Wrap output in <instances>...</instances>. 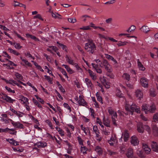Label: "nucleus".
<instances>
[{
  "label": "nucleus",
  "instance_id": "12",
  "mask_svg": "<svg viewBox=\"0 0 158 158\" xmlns=\"http://www.w3.org/2000/svg\"><path fill=\"white\" fill-rule=\"evenodd\" d=\"M1 98L3 100H6L7 102L10 103H13V102L15 101V100L12 99L10 97H9L7 95L6 96L2 97Z\"/></svg>",
  "mask_w": 158,
  "mask_h": 158
},
{
  "label": "nucleus",
  "instance_id": "4",
  "mask_svg": "<svg viewBox=\"0 0 158 158\" xmlns=\"http://www.w3.org/2000/svg\"><path fill=\"white\" fill-rule=\"evenodd\" d=\"M131 139V143L134 146L137 145L139 144V141L135 136H132Z\"/></svg>",
  "mask_w": 158,
  "mask_h": 158
},
{
  "label": "nucleus",
  "instance_id": "63",
  "mask_svg": "<svg viewBox=\"0 0 158 158\" xmlns=\"http://www.w3.org/2000/svg\"><path fill=\"white\" fill-rule=\"evenodd\" d=\"M131 32L133 31L136 28V27L134 25H131L130 27Z\"/></svg>",
  "mask_w": 158,
  "mask_h": 158
},
{
  "label": "nucleus",
  "instance_id": "3",
  "mask_svg": "<svg viewBox=\"0 0 158 158\" xmlns=\"http://www.w3.org/2000/svg\"><path fill=\"white\" fill-rule=\"evenodd\" d=\"M140 82L142 86L145 88L148 87V80L145 77H142L140 79Z\"/></svg>",
  "mask_w": 158,
  "mask_h": 158
},
{
  "label": "nucleus",
  "instance_id": "62",
  "mask_svg": "<svg viewBox=\"0 0 158 158\" xmlns=\"http://www.w3.org/2000/svg\"><path fill=\"white\" fill-rule=\"evenodd\" d=\"M97 100L98 101L100 102L102 104L103 103L102 98L99 95H98V98H97Z\"/></svg>",
  "mask_w": 158,
  "mask_h": 158
},
{
  "label": "nucleus",
  "instance_id": "13",
  "mask_svg": "<svg viewBox=\"0 0 158 158\" xmlns=\"http://www.w3.org/2000/svg\"><path fill=\"white\" fill-rule=\"evenodd\" d=\"M12 125L14 127L17 128H23V124L20 123L19 122H16L15 123H13Z\"/></svg>",
  "mask_w": 158,
  "mask_h": 158
},
{
  "label": "nucleus",
  "instance_id": "26",
  "mask_svg": "<svg viewBox=\"0 0 158 158\" xmlns=\"http://www.w3.org/2000/svg\"><path fill=\"white\" fill-rule=\"evenodd\" d=\"M65 58H66V61L69 64L73 65L74 63L72 60L71 59V58L69 57L67 55H66Z\"/></svg>",
  "mask_w": 158,
  "mask_h": 158
},
{
  "label": "nucleus",
  "instance_id": "52",
  "mask_svg": "<svg viewBox=\"0 0 158 158\" xmlns=\"http://www.w3.org/2000/svg\"><path fill=\"white\" fill-rule=\"evenodd\" d=\"M38 18L42 21L43 20V19L42 18L41 15L40 14H37V15L35 16L34 17V18Z\"/></svg>",
  "mask_w": 158,
  "mask_h": 158
},
{
  "label": "nucleus",
  "instance_id": "60",
  "mask_svg": "<svg viewBox=\"0 0 158 158\" xmlns=\"http://www.w3.org/2000/svg\"><path fill=\"white\" fill-rule=\"evenodd\" d=\"M31 62H34V65L38 69H41V66L39 65L37 63L34 61H32Z\"/></svg>",
  "mask_w": 158,
  "mask_h": 158
},
{
  "label": "nucleus",
  "instance_id": "6",
  "mask_svg": "<svg viewBox=\"0 0 158 158\" xmlns=\"http://www.w3.org/2000/svg\"><path fill=\"white\" fill-rule=\"evenodd\" d=\"M78 102L79 106H85V105H87V103L81 96H79V99Z\"/></svg>",
  "mask_w": 158,
  "mask_h": 158
},
{
  "label": "nucleus",
  "instance_id": "23",
  "mask_svg": "<svg viewBox=\"0 0 158 158\" xmlns=\"http://www.w3.org/2000/svg\"><path fill=\"white\" fill-rule=\"evenodd\" d=\"M137 63L138 66L140 69L142 71H144L145 70V68L140 62L139 59H138L137 60Z\"/></svg>",
  "mask_w": 158,
  "mask_h": 158
},
{
  "label": "nucleus",
  "instance_id": "59",
  "mask_svg": "<svg viewBox=\"0 0 158 158\" xmlns=\"http://www.w3.org/2000/svg\"><path fill=\"white\" fill-rule=\"evenodd\" d=\"M153 119L154 120H156V121L158 120V114L156 113L153 116Z\"/></svg>",
  "mask_w": 158,
  "mask_h": 158
},
{
  "label": "nucleus",
  "instance_id": "21",
  "mask_svg": "<svg viewBox=\"0 0 158 158\" xmlns=\"http://www.w3.org/2000/svg\"><path fill=\"white\" fill-rule=\"evenodd\" d=\"M137 154L138 156L141 158L145 157V156L143 154V150H138L137 151Z\"/></svg>",
  "mask_w": 158,
  "mask_h": 158
},
{
  "label": "nucleus",
  "instance_id": "43",
  "mask_svg": "<svg viewBox=\"0 0 158 158\" xmlns=\"http://www.w3.org/2000/svg\"><path fill=\"white\" fill-rule=\"evenodd\" d=\"M63 105L66 108L69 110L70 112H71V108L68 104L65 103H64L63 104Z\"/></svg>",
  "mask_w": 158,
  "mask_h": 158
},
{
  "label": "nucleus",
  "instance_id": "16",
  "mask_svg": "<svg viewBox=\"0 0 158 158\" xmlns=\"http://www.w3.org/2000/svg\"><path fill=\"white\" fill-rule=\"evenodd\" d=\"M142 110L144 111L146 114H147L149 112V108H148V105L147 104H143L142 106Z\"/></svg>",
  "mask_w": 158,
  "mask_h": 158
},
{
  "label": "nucleus",
  "instance_id": "29",
  "mask_svg": "<svg viewBox=\"0 0 158 158\" xmlns=\"http://www.w3.org/2000/svg\"><path fill=\"white\" fill-rule=\"evenodd\" d=\"M19 98L21 99H19V100H21L22 101H23V103H25V102L23 101V100L24 101L26 102H28V98L26 97H24L23 96L20 95L19 96Z\"/></svg>",
  "mask_w": 158,
  "mask_h": 158
},
{
  "label": "nucleus",
  "instance_id": "64",
  "mask_svg": "<svg viewBox=\"0 0 158 158\" xmlns=\"http://www.w3.org/2000/svg\"><path fill=\"white\" fill-rule=\"evenodd\" d=\"M112 20V19L111 18H110L106 20V22L107 23H111Z\"/></svg>",
  "mask_w": 158,
  "mask_h": 158
},
{
  "label": "nucleus",
  "instance_id": "36",
  "mask_svg": "<svg viewBox=\"0 0 158 158\" xmlns=\"http://www.w3.org/2000/svg\"><path fill=\"white\" fill-rule=\"evenodd\" d=\"M9 130L11 131H14V129H9L8 128H6L5 129H2V132H7L9 131Z\"/></svg>",
  "mask_w": 158,
  "mask_h": 158
},
{
  "label": "nucleus",
  "instance_id": "14",
  "mask_svg": "<svg viewBox=\"0 0 158 158\" xmlns=\"http://www.w3.org/2000/svg\"><path fill=\"white\" fill-rule=\"evenodd\" d=\"M35 146L36 145L38 148L44 147L47 146V143L41 142H39L34 144Z\"/></svg>",
  "mask_w": 158,
  "mask_h": 158
},
{
  "label": "nucleus",
  "instance_id": "37",
  "mask_svg": "<svg viewBox=\"0 0 158 158\" xmlns=\"http://www.w3.org/2000/svg\"><path fill=\"white\" fill-rule=\"evenodd\" d=\"M60 71L67 78H68V77L67 76V74L63 68H60Z\"/></svg>",
  "mask_w": 158,
  "mask_h": 158
},
{
  "label": "nucleus",
  "instance_id": "9",
  "mask_svg": "<svg viewBox=\"0 0 158 158\" xmlns=\"http://www.w3.org/2000/svg\"><path fill=\"white\" fill-rule=\"evenodd\" d=\"M135 95L136 97L139 99H141L143 97V93L139 89H137L135 92Z\"/></svg>",
  "mask_w": 158,
  "mask_h": 158
},
{
  "label": "nucleus",
  "instance_id": "56",
  "mask_svg": "<svg viewBox=\"0 0 158 158\" xmlns=\"http://www.w3.org/2000/svg\"><path fill=\"white\" fill-rule=\"evenodd\" d=\"M113 124L115 126H117V123H116V118H111Z\"/></svg>",
  "mask_w": 158,
  "mask_h": 158
},
{
  "label": "nucleus",
  "instance_id": "15",
  "mask_svg": "<svg viewBox=\"0 0 158 158\" xmlns=\"http://www.w3.org/2000/svg\"><path fill=\"white\" fill-rule=\"evenodd\" d=\"M153 133L155 136H158V128L156 125H153L152 127Z\"/></svg>",
  "mask_w": 158,
  "mask_h": 158
},
{
  "label": "nucleus",
  "instance_id": "22",
  "mask_svg": "<svg viewBox=\"0 0 158 158\" xmlns=\"http://www.w3.org/2000/svg\"><path fill=\"white\" fill-rule=\"evenodd\" d=\"M86 83L88 87L92 88L93 86V85L91 81L88 78H86L85 79Z\"/></svg>",
  "mask_w": 158,
  "mask_h": 158
},
{
  "label": "nucleus",
  "instance_id": "61",
  "mask_svg": "<svg viewBox=\"0 0 158 158\" xmlns=\"http://www.w3.org/2000/svg\"><path fill=\"white\" fill-rule=\"evenodd\" d=\"M44 56L46 57L47 60L49 62H51V59L50 58H49L48 56L46 54L44 53Z\"/></svg>",
  "mask_w": 158,
  "mask_h": 158
},
{
  "label": "nucleus",
  "instance_id": "10",
  "mask_svg": "<svg viewBox=\"0 0 158 158\" xmlns=\"http://www.w3.org/2000/svg\"><path fill=\"white\" fill-rule=\"evenodd\" d=\"M129 134L128 131L127 130L124 131L123 133V139L125 142H127L128 139Z\"/></svg>",
  "mask_w": 158,
  "mask_h": 158
},
{
  "label": "nucleus",
  "instance_id": "25",
  "mask_svg": "<svg viewBox=\"0 0 158 158\" xmlns=\"http://www.w3.org/2000/svg\"><path fill=\"white\" fill-rule=\"evenodd\" d=\"M123 77L124 79H126V80L129 81L130 79V75L127 73H124L123 75Z\"/></svg>",
  "mask_w": 158,
  "mask_h": 158
},
{
  "label": "nucleus",
  "instance_id": "50",
  "mask_svg": "<svg viewBox=\"0 0 158 158\" xmlns=\"http://www.w3.org/2000/svg\"><path fill=\"white\" fill-rule=\"evenodd\" d=\"M44 77H45V79L47 80H48V81L49 82H50V83H52V82H51L52 81V80L49 77L47 76V75H45Z\"/></svg>",
  "mask_w": 158,
  "mask_h": 158
},
{
  "label": "nucleus",
  "instance_id": "17",
  "mask_svg": "<svg viewBox=\"0 0 158 158\" xmlns=\"http://www.w3.org/2000/svg\"><path fill=\"white\" fill-rule=\"evenodd\" d=\"M141 31L143 32L147 33L150 31L149 28L147 26H143L140 28Z\"/></svg>",
  "mask_w": 158,
  "mask_h": 158
},
{
  "label": "nucleus",
  "instance_id": "27",
  "mask_svg": "<svg viewBox=\"0 0 158 158\" xmlns=\"http://www.w3.org/2000/svg\"><path fill=\"white\" fill-rule=\"evenodd\" d=\"M88 73L89 76L92 77L93 80H95L96 79V77L94 75L93 72L90 69L88 70Z\"/></svg>",
  "mask_w": 158,
  "mask_h": 158
},
{
  "label": "nucleus",
  "instance_id": "34",
  "mask_svg": "<svg viewBox=\"0 0 158 158\" xmlns=\"http://www.w3.org/2000/svg\"><path fill=\"white\" fill-rule=\"evenodd\" d=\"M150 95L153 97H155L156 95V93L153 89H151L150 90Z\"/></svg>",
  "mask_w": 158,
  "mask_h": 158
},
{
  "label": "nucleus",
  "instance_id": "57",
  "mask_svg": "<svg viewBox=\"0 0 158 158\" xmlns=\"http://www.w3.org/2000/svg\"><path fill=\"white\" fill-rule=\"evenodd\" d=\"M77 139L79 143L81 145H83V141L81 139V138L79 137H77Z\"/></svg>",
  "mask_w": 158,
  "mask_h": 158
},
{
  "label": "nucleus",
  "instance_id": "32",
  "mask_svg": "<svg viewBox=\"0 0 158 158\" xmlns=\"http://www.w3.org/2000/svg\"><path fill=\"white\" fill-rule=\"evenodd\" d=\"M95 151L98 152L99 154H101L102 153V148L99 147L98 146L95 149Z\"/></svg>",
  "mask_w": 158,
  "mask_h": 158
},
{
  "label": "nucleus",
  "instance_id": "5",
  "mask_svg": "<svg viewBox=\"0 0 158 158\" xmlns=\"http://www.w3.org/2000/svg\"><path fill=\"white\" fill-rule=\"evenodd\" d=\"M137 130L138 132L141 133H143L144 130V126L143 124L141 123H139L137 125Z\"/></svg>",
  "mask_w": 158,
  "mask_h": 158
},
{
  "label": "nucleus",
  "instance_id": "31",
  "mask_svg": "<svg viewBox=\"0 0 158 158\" xmlns=\"http://www.w3.org/2000/svg\"><path fill=\"white\" fill-rule=\"evenodd\" d=\"M150 109L149 108V112L151 113H154L156 109L155 106L154 105L150 106Z\"/></svg>",
  "mask_w": 158,
  "mask_h": 158
},
{
  "label": "nucleus",
  "instance_id": "55",
  "mask_svg": "<svg viewBox=\"0 0 158 158\" xmlns=\"http://www.w3.org/2000/svg\"><path fill=\"white\" fill-rule=\"evenodd\" d=\"M80 29L83 30H87L90 29V26H88L86 27H83L81 28Z\"/></svg>",
  "mask_w": 158,
  "mask_h": 158
},
{
  "label": "nucleus",
  "instance_id": "2",
  "mask_svg": "<svg viewBox=\"0 0 158 158\" xmlns=\"http://www.w3.org/2000/svg\"><path fill=\"white\" fill-rule=\"evenodd\" d=\"M101 64H102L103 68L104 67L108 73L111 72L112 71V68L107 60L103 59L101 62Z\"/></svg>",
  "mask_w": 158,
  "mask_h": 158
},
{
  "label": "nucleus",
  "instance_id": "49",
  "mask_svg": "<svg viewBox=\"0 0 158 158\" xmlns=\"http://www.w3.org/2000/svg\"><path fill=\"white\" fill-rule=\"evenodd\" d=\"M116 95L119 98H123V94L121 93L120 91H118L117 92Z\"/></svg>",
  "mask_w": 158,
  "mask_h": 158
},
{
  "label": "nucleus",
  "instance_id": "33",
  "mask_svg": "<svg viewBox=\"0 0 158 158\" xmlns=\"http://www.w3.org/2000/svg\"><path fill=\"white\" fill-rule=\"evenodd\" d=\"M32 101L39 108H42V106L39 102L35 99L33 98Z\"/></svg>",
  "mask_w": 158,
  "mask_h": 158
},
{
  "label": "nucleus",
  "instance_id": "18",
  "mask_svg": "<svg viewBox=\"0 0 158 158\" xmlns=\"http://www.w3.org/2000/svg\"><path fill=\"white\" fill-rule=\"evenodd\" d=\"M103 124L105 126L108 127H110V121L108 119H105V117H104L103 119Z\"/></svg>",
  "mask_w": 158,
  "mask_h": 158
},
{
  "label": "nucleus",
  "instance_id": "46",
  "mask_svg": "<svg viewBox=\"0 0 158 158\" xmlns=\"http://www.w3.org/2000/svg\"><path fill=\"white\" fill-rule=\"evenodd\" d=\"M7 141L10 144L13 145L15 144V141L13 139H8Z\"/></svg>",
  "mask_w": 158,
  "mask_h": 158
},
{
  "label": "nucleus",
  "instance_id": "38",
  "mask_svg": "<svg viewBox=\"0 0 158 158\" xmlns=\"http://www.w3.org/2000/svg\"><path fill=\"white\" fill-rule=\"evenodd\" d=\"M127 42L126 41L123 42L122 41H120L118 42V43L117 44V45L118 46H123L126 45L127 44Z\"/></svg>",
  "mask_w": 158,
  "mask_h": 158
},
{
  "label": "nucleus",
  "instance_id": "1",
  "mask_svg": "<svg viewBox=\"0 0 158 158\" xmlns=\"http://www.w3.org/2000/svg\"><path fill=\"white\" fill-rule=\"evenodd\" d=\"M85 49L87 52L93 54L96 50V47L93 40H90L85 44Z\"/></svg>",
  "mask_w": 158,
  "mask_h": 158
},
{
  "label": "nucleus",
  "instance_id": "44",
  "mask_svg": "<svg viewBox=\"0 0 158 158\" xmlns=\"http://www.w3.org/2000/svg\"><path fill=\"white\" fill-rule=\"evenodd\" d=\"M5 88L6 89L8 92L12 93H15V90H11L10 88L8 87L7 86H6L5 87Z\"/></svg>",
  "mask_w": 158,
  "mask_h": 158
},
{
  "label": "nucleus",
  "instance_id": "53",
  "mask_svg": "<svg viewBox=\"0 0 158 158\" xmlns=\"http://www.w3.org/2000/svg\"><path fill=\"white\" fill-rule=\"evenodd\" d=\"M112 141H113L114 143L115 142H117V139H116V138L115 137V136L114 135V137L112 136L110 139Z\"/></svg>",
  "mask_w": 158,
  "mask_h": 158
},
{
  "label": "nucleus",
  "instance_id": "48",
  "mask_svg": "<svg viewBox=\"0 0 158 158\" xmlns=\"http://www.w3.org/2000/svg\"><path fill=\"white\" fill-rule=\"evenodd\" d=\"M144 129H145L148 132H150L151 130L149 126L147 125H145L144 126Z\"/></svg>",
  "mask_w": 158,
  "mask_h": 158
},
{
  "label": "nucleus",
  "instance_id": "54",
  "mask_svg": "<svg viewBox=\"0 0 158 158\" xmlns=\"http://www.w3.org/2000/svg\"><path fill=\"white\" fill-rule=\"evenodd\" d=\"M49 47L50 48H51L55 52H56V51L58 50V49L57 48V47L56 46H49Z\"/></svg>",
  "mask_w": 158,
  "mask_h": 158
},
{
  "label": "nucleus",
  "instance_id": "41",
  "mask_svg": "<svg viewBox=\"0 0 158 158\" xmlns=\"http://www.w3.org/2000/svg\"><path fill=\"white\" fill-rule=\"evenodd\" d=\"M87 149L85 147H81V151L83 152V154H86L87 153L86 151H87Z\"/></svg>",
  "mask_w": 158,
  "mask_h": 158
},
{
  "label": "nucleus",
  "instance_id": "51",
  "mask_svg": "<svg viewBox=\"0 0 158 158\" xmlns=\"http://www.w3.org/2000/svg\"><path fill=\"white\" fill-rule=\"evenodd\" d=\"M100 80L103 84L106 81L105 77H101L100 78Z\"/></svg>",
  "mask_w": 158,
  "mask_h": 158
},
{
  "label": "nucleus",
  "instance_id": "58",
  "mask_svg": "<svg viewBox=\"0 0 158 158\" xmlns=\"http://www.w3.org/2000/svg\"><path fill=\"white\" fill-rule=\"evenodd\" d=\"M144 150L146 153L148 154L150 153L151 150L148 147L145 149H144Z\"/></svg>",
  "mask_w": 158,
  "mask_h": 158
},
{
  "label": "nucleus",
  "instance_id": "30",
  "mask_svg": "<svg viewBox=\"0 0 158 158\" xmlns=\"http://www.w3.org/2000/svg\"><path fill=\"white\" fill-rule=\"evenodd\" d=\"M13 45L17 49H20L22 48V46L20 45L19 43L16 42L13 43Z\"/></svg>",
  "mask_w": 158,
  "mask_h": 158
},
{
  "label": "nucleus",
  "instance_id": "24",
  "mask_svg": "<svg viewBox=\"0 0 158 158\" xmlns=\"http://www.w3.org/2000/svg\"><path fill=\"white\" fill-rule=\"evenodd\" d=\"M26 36L27 38H30L31 39H33L35 41H39V40L35 36L31 35L27 33L26 34Z\"/></svg>",
  "mask_w": 158,
  "mask_h": 158
},
{
  "label": "nucleus",
  "instance_id": "7",
  "mask_svg": "<svg viewBox=\"0 0 158 158\" xmlns=\"http://www.w3.org/2000/svg\"><path fill=\"white\" fill-rule=\"evenodd\" d=\"M151 146L153 151L158 152V145L156 142L152 141L151 143Z\"/></svg>",
  "mask_w": 158,
  "mask_h": 158
},
{
  "label": "nucleus",
  "instance_id": "19",
  "mask_svg": "<svg viewBox=\"0 0 158 158\" xmlns=\"http://www.w3.org/2000/svg\"><path fill=\"white\" fill-rule=\"evenodd\" d=\"M10 110L12 112H13L15 114H16L19 117H22V116H23L20 114V113H21L22 114H24L23 113L21 112H20L19 111L18 112H17L15 110H14L13 108L10 109Z\"/></svg>",
  "mask_w": 158,
  "mask_h": 158
},
{
  "label": "nucleus",
  "instance_id": "45",
  "mask_svg": "<svg viewBox=\"0 0 158 158\" xmlns=\"http://www.w3.org/2000/svg\"><path fill=\"white\" fill-rule=\"evenodd\" d=\"M103 85L107 89H109L110 87L109 83L108 82L106 81L103 84Z\"/></svg>",
  "mask_w": 158,
  "mask_h": 158
},
{
  "label": "nucleus",
  "instance_id": "28",
  "mask_svg": "<svg viewBox=\"0 0 158 158\" xmlns=\"http://www.w3.org/2000/svg\"><path fill=\"white\" fill-rule=\"evenodd\" d=\"M137 106L135 104H132L130 106V111L131 113V114H133V112L135 110Z\"/></svg>",
  "mask_w": 158,
  "mask_h": 158
},
{
  "label": "nucleus",
  "instance_id": "40",
  "mask_svg": "<svg viewBox=\"0 0 158 158\" xmlns=\"http://www.w3.org/2000/svg\"><path fill=\"white\" fill-rule=\"evenodd\" d=\"M22 61H23L26 65H27L29 67H31V64L30 62L26 60L22 59Z\"/></svg>",
  "mask_w": 158,
  "mask_h": 158
},
{
  "label": "nucleus",
  "instance_id": "11",
  "mask_svg": "<svg viewBox=\"0 0 158 158\" xmlns=\"http://www.w3.org/2000/svg\"><path fill=\"white\" fill-rule=\"evenodd\" d=\"M91 64L93 67L95 69L97 73H102V70L99 68L98 64H96L94 63H92Z\"/></svg>",
  "mask_w": 158,
  "mask_h": 158
},
{
  "label": "nucleus",
  "instance_id": "35",
  "mask_svg": "<svg viewBox=\"0 0 158 158\" xmlns=\"http://www.w3.org/2000/svg\"><path fill=\"white\" fill-rule=\"evenodd\" d=\"M15 76L17 78L19 79L22 81L23 80V77L20 74L18 73H16L15 74Z\"/></svg>",
  "mask_w": 158,
  "mask_h": 158
},
{
  "label": "nucleus",
  "instance_id": "8",
  "mask_svg": "<svg viewBox=\"0 0 158 158\" xmlns=\"http://www.w3.org/2000/svg\"><path fill=\"white\" fill-rule=\"evenodd\" d=\"M126 154L128 158H132L133 156V149L131 148H128Z\"/></svg>",
  "mask_w": 158,
  "mask_h": 158
},
{
  "label": "nucleus",
  "instance_id": "47",
  "mask_svg": "<svg viewBox=\"0 0 158 158\" xmlns=\"http://www.w3.org/2000/svg\"><path fill=\"white\" fill-rule=\"evenodd\" d=\"M93 130L94 131L95 133L99 132V131L98 128L97 126H94L93 127Z\"/></svg>",
  "mask_w": 158,
  "mask_h": 158
},
{
  "label": "nucleus",
  "instance_id": "42",
  "mask_svg": "<svg viewBox=\"0 0 158 158\" xmlns=\"http://www.w3.org/2000/svg\"><path fill=\"white\" fill-rule=\"evenodd\" d=\"M106 57L109 60H112L114 59V58L108 54H105Z\"/></svg>",
  "mask_w": 158,
  "mask_h": 158
},
{
  "label": "nucleus",
  "instance_id": "20",
  "mask_svg": "<svg viewBox=\"0 0 158 158\" xmlns=\"http://www.w3.org/2000/svg\"><path fill=\"white\" fill-rule=\"evenodd\" d=\"M62 66L64 67L67 71L70 74H72L74 72L68 65L63 64Z\"/></svg>",
  "mask_w": 158,
  "mask_h": 158
},
{
  "label": "nucleus",
  "instance_id": "39",
  "mask_svg": "<svg viewBox=\"0 0 158 158\" xmlns=\"http://www.w3.org/2000/svg\"><path fill=\"white\" fill-rule=\"evenodd\" d=\"M68 20L69 22L72 23H75L77 21L76 19L75 18H68Z\"/></svg>",
  "mask_w": 158,
  "mask_h": 158
}]
</instances>
